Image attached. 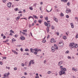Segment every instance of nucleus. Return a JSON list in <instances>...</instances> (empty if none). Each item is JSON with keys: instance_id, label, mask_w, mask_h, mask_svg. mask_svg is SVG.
Returning a JSON list of instances; mask_svg holds the SVG:
<instances>
[{"instance_id": "nucleus-1", "label": "nucleus", "mask_w": 78, "mask_h": 78, "mask_svg": "<svg viewBox=\"0 0 78 78\" xmlns=\"http://www.w3.org/2000/svg\"><path fill=\"white\" fill-rule=\"evenodd\" d=\"M60 69H61V71L59 72V75L61 76L62 75L64 74H66V71H67V69H66L65 68H63V66H60Z\"/></svg>"}, {"instance_id": "nucleus-2", "label": "nucleus", "mask_w": 78, "mask_h": 78, "mask_svg": "<svg viewBox=\"0 0 78 78\" xmlns=\"http://www.w3.org/2000/svg\"><path fill=\"white\" fill-rule=\"evenodd\" d=\"M69 46L70 47H72V48H77L78 47V44H76V45L75 44V43H71L69 44Z\"/></svg>"}, {"instance_id": "nucleus-3", "label": "nucleus", "mask_w": 78, "mask_h": 78, "mask_svg": "<svg viewBox=\"0 0 78 78\" xmlns=\"http://www.w3.org/2000/svg\"><path fill=\"white\" fill-rule=\"evenodd\" d=\"M44 23L45 26H47L48 28L50 27V23H48L45 22H44Z\"/></svg>"}, {"instance_id": "nucleus-4", "label": "nucleus", "mask_w": 78, "mask_h": 78, "mask_svg": "<svg viewBox=\"0 0 78 78\" xmlns=\"http://www.w3.org/2000/svg\"><path fill=\"white\" fill-rule=\"evenodd\" d=\"M66 13H69V12H71V10L69 9H67L66 10Z\"/></svg>"}, {"instance_id": "nucleus-5", "label": "nucleus", "mask_w": 78, "mask_h": 78, "mask_svg": "<svg viewBox=\"0 0 78 78\" xmlns=\"http://www.w3.org/2000/svg\"><path fill=\"white\" fill-rule=\"evenodd\" d=\"M7 6L9 8H11V3L10 2H9L7 4Z\"/></svg>"}, {"instance_id": "nucleus-6", "label": "nucleus", "mask_w": 78, "mask_h": 78, "mask_svg": "<svg viewBox=\"0 0 78 78\" xmlns=\"http://www.w3.org/2000/svg\"><path fill=\"white\" fill-rule=\"evenodd\" d=\"M51 49L52 50V51H55V47H54L53 46H52L51 48Z\"/></svg>"}, {"instance_id": "nucleus-7", "label": "nucleus", "mask_w": 78, "mask_h": 78, "mask_svg": "<svg viewBox=\"0 0 78 78\" xmlns=\"http://www.w3.org/2000/svg\"><path fill=\"white\" fill-rule=\"evenodd\" d=\"M63 63V62H62V61H60L58 62V65L59 66H61V64H62Z\"/></svg>"}, {"instance_id": "nucleus-8", "label": "nucleus", "mask_w": 78, "mask_h": 78, "mask_svg": "<svg viewBox=\"0 0 78 78\" xmlns=\"http://www.w3.org/2000/svg\"><path fill=\"white\" fill-rule=\"evenodd\" d=\"M54 19L55 21L56 22H58V19L57 18H56L54 16Z\"/></svg>"}, {"instance_id": "nucleus-9", "label": "nucleus", "mask_w": 78, "mask_h": 78, "mask_svg": "<svg viewBox=\"0 0 78 78\" xmlns=\"http://www.w3.org/2000/svg\"><path fill=\"white\" fill-rule=\"evenodd\" d=\"M20 39H21V40H24V39H25V37H24L21 36V37H20Z\"/></svg>"}, {"instance_id": "nucleus-10", "label": "nucleus", "mask_w": 78, "mask_h": 78, "mask_svg": "<svg viewBox=\"0 0 78 78\" xmlns=\"http://www.w3.org/2000/svg\"><path fill=\"white\" fill-rule=\"evenodd\" d=\"M72 70H73V71L74 70L75 72H76L77 71V69H76L74 68H72Z\"/></svg>"}, {"instance_id": "nucleus-11", "label": "nucleus", "mask_w": 78, "mask_h": 78, "mask_svg": "<svg viewBox=\"0 0 78 78\" xmlns=\"http://www.w3.org/2000/svg\"><path fill=\"white\" fill-rule=\"evenodd\" d=\"M34 51H37V52H38V51H39V49L36 48L34 49Z\"/></svg>"}, {"instance_id": "nucleus-12", "label": "nucleus", "mask_w": 78, "mask_h": 78, "mask_svg": "<svg viewBox=\"0 0 78 78\" xmlns=\"http://www.w3.org/2000/svg\"><path fill=\"white\" fill-rule=\"evenodd\" d=\"M70 25L71 26L72 28H74V25H73V24L72 23H70Z\"/></svg>"}, {"instance_id": "nucleus-13", "label": "nucleus", "mask_w": 78, "mask_h": 78, "mask_svg": "<svg viewBox=\"0 0 78 78\" xmlns=\"http://www.w3.org/2000/svg\"><path fill=\"white\" fill-rule=\"evenodd\" d=\"M54 41V38H52L51 39V42L52 43H53Z\"/></svg>"}, {"instance_id": "nucleus-14", "label": "nucleus", "mask_w": 78, "mask_h": 78, "mask_svg": "<svg viewBox=\"0 0 78 78\" xmlns=\"http://www.w3.org/2000/svg\"><path fill=\"white\" fill-rule=\"evenodd\" d=\"M30 50L31 53H33V52L34 51V50H33V49L31 48L30 49Z\"/></svg>"}, {"instance_id": "nucleus-15", "label": "nucleus", "mask_w": 78, "mask_h": 78, "mask_svg": "<svg viewBox=\"0 0 78 78\" xmlns=\"http://www.w3.org/2000/svg\"><path fill=\"white\" fill-rule=\"evenodd\" d=\"M20 17L19 16H18L17 17H16V20H18L19 19H20Z\"/></svg>"}, {"instance_id": "nucleus-16", "label": "nucleus", "mask_w": 78, "mask_h": 78, "mask_svg": "<svg viewBox=\"0 0 78 78\" xmlns=\"http://www.w3.org/2000/svg\"><path fill=\"white\" fill-rule=\"evenodd\" d=\"M33 61V60H31L30 61V62L29 63V66H31V62H32Z\"/></svg>"}, {"instance_id": "nucleus-17", "label": "nucleus", "mask_w": 78, "mask_h": 78, "mask_svg": "<svg viewBox=\"0 0 78 78\" xmlns=\"http://www.w3.org/2000/svg\"><path fill=\"white\" fill-rule=\"evenodd\" d=\"M25 51H29V49H28V48H26L25 49Z\"/></svg>"}, {"instance_id": "nucleus-18", "label": "nucleus", "mask_w": 78, "mask_h": 78, "mask_svg": "<svg viewBox=\"0 0 78 78\" xmlns=\"http://www.w3.org/2000/svg\"><path fill=\"white\" fill-rule=\"evenodd\" d=\"M45 19L46 20H48V18L47 16H46L45 18Z\"/></svg>"}, {"instance_id": "nucleus-19", "label": "nucleus", "mask_w": 78, "mask_h": 78, "mask_svg": "<svg viewBox=\"0 0 78 78\" xmlns=\"http://www.w3.org/2000/svg\"><path fill=\"white\" fill-rule=\"evenodd\" d=\"M60 15L61 17H63L64 16V14L62 12L61 13Z\"/></svg>"}, {"instance_id": "nucleus-20", "label": "nucleus", "mask_w": 78, "mask_h": 78, "mask_svg": "<svg viewBox=\"0 0 78 78\" xmlns=\"http://www.w3.org/2000/svg\"><path fill=\"white\" fill-rule=\"evenodd\" d=\"M34 54L36 55H37V52H36V51L34 52Z\"/></svg>"}, {"instance_id": "nucleus-21", "label": "nucleus", "mask_w": 78, "mask_h": 78, "mask_svg": "<svg viewBox=\"0 0 78 78\" xmlns=\"http://www.w3.org/2000/svg\"><path fill=\"white\" fill-rule=\"evenodd\" d=\"M29 55V54L28 53H25L24 54V55Z\"/></svg>"}, {"instance_id": "nucleus-22", "label": "nucleus", "mask_w": 78, "mask_h": 78, "mask_svg": "<svg viewBox=\"0 0 78 78\" xmlns=\"http://www.w3.org/2000/svg\"><path fill=\"white\" fill-rule=\"evenodd\" d=\"M46 42V40H44L42 41V42H43V43H45Z\"/></svg>"}, {"instance_id": "nucleus-23", "label": "nucleus", "mask_w": 78, "mask_h": 78, "mask_svg": "<svg viewBox=\"0 0 78 78\" xmlns=\"http://www.w3.org/2000/svg\"><path fill=\"white\" fill-rule=\"evenodd\" d=\"M63 39H66V36H63Z\"/></svg>"}, {"instance_id": "nucleus-24", "label": "nucleus", "mask_w": 78, "mask_h": 78, "mask_svg": "<svg viewBox=\"0 0 78 78\" xmlns=\"http://www.w3.org/2000/svg\"><path fill=\"white\" fill-rule=\"evenodd\" d=\"M29 9H30V10H33V8H32L31 7H29Z\"/></svg>"}, {"instance_id": "nucleus-25", "label": "nucleus", "mask_w": 78, "mask_h": 78, "mask_svg": "<svg viewBox=\"0 0 78 78\" xmlns=\"http://www.w3.org/2000/svg\"><path fill=\"white\" fill-rule=\"evenodd\" d=\"M23 32H27V30H23Z\"/></svg>"}, {"instance_id": "nucleus-26", "label": "nucleus", "mask_w": 78, "mask_h": 78, "mask_svg": "<svg viewBox=\"0 0 78 78\" xmlns=\"http://www.w3.org/2000/svg\"><path fill=\"white\" fill-rule=\"evenodd\" d=\"M47 31V32H49V28H48V27L47 28H46Z\"/></svg>"}, {"instance_id": "nucleus-27", "label": "nucleus", "mask_w": 78, "mask_h": 78, "mask_svg": "<svg viewBox=\"0 0 78 78\" xmlns=\"http://www.w3.org/2000/svg\"><path fill=\"white\" fill-rule=\"evenodd\" d=\"M20 50L21 51H23V50L22 48H20Z\"/></svg>"}, {"instance_id": "nucleus-28", "label": "nucleus", "mask_w": 78, "mask_h": 78, "mask_svg": "<svg viewBox=\"0 0 78 78\" xmlns=\"http://www.w3.org/2000/svg\"><path fill=\"white\" fill-rule=\"evenodd\" d=\"M12 41H16V39H14V38H13L12 39Z\"/></svg>"}, {"instance_id": "nucleus-29", "label": "nucleus", "mask_w": 78, "mask_h": 78, "mask_svg": "<svg viewBox=\"0 0 78 78\" xmlns=\"http://www.w3.org/2000/svg\"><path fill=\"white\" fill-rule=\"evenodd\" d=\"M38 22L39 23H42V21H41V20H39Z\"/></svg>"}, {"instance_id": "nucleus-30", "label": "nucleus", "mask_w": 78, "mask_h": 78, "mask_svg": "<svg viewBox=\"0 0 78 78\" xmlns=\"http://www.w3.org/2000/svg\"><path fill=\"white\" fill-rule=\"evenodd\" d=\"M10 33H14V31H13L12 30H11L10 31Z\"/></svg>"}, {"instance_id": "nucleus-31", "label": "nucleus", "mask_w": 78, "mask_h": 78, "mask_svg": "<svg viewBox=\"0 0 78 78\" xmlns=\"http://www.w3.org/2000/svg\"><path fill=\"white\" fill-rule=\"evenodd\" d=\"M67 5L68 6H70V2H68L67 3Z\"/></svg>"}, {"instance_id": "nucleus-32", "label": "nucleus", "mask_w": 78, "mask_h": 78, "mask_svg": "<svg viewBox=\"0 0 78 78\" xmlns=\"http://www.w3.org/2000/svg\"><path fill=\"white\" fill-rule=\"evenodd\" d=\"M48 74H50L51 73V71H49L47 72Z\"/></svg>"}, {"instance_id": "nucleus-33", "label": "nucleus", "mask_w": 78, "mask_h": 78, "mask_svg": "<svg viewBox=\"0 0 78 78\" xmlns=\"http://www.w3.org/2000/svg\"><path fill=\"white\" fill-rule=\"evenodd\" d=\"M21 66H23V67H24V66H25V64L23 63H22Z\"/></svg>"}, {"instance_id": "nucleus-34", "label": "nucleus", "mask_w": 78, "mask_h": 78, "mask_svg": "<svg viewBox=\"0 0 78 78\" xmlns=\"http://www.w3.org/2000/svg\"><path fill=\"white\" fill-rule=\"evenodd\" d=\"M52 29H55V26H52L51 27Z\"/></svg>"}, {"instance_id": "nucleus-35", "label": "nucleus", "mask_w": 78, "mask_h": 78, "mask_svg": "<svg viewBox=\"0 0 78 78\" xmlns=\"http://www.w3.org/2000/svg\"><path fill=\"white\" fill-rule=\"evenodd\" d=\"M36 5H37V3L34 4V6H35V7H36Z\"/></svg>"}, {"instance_id": "nucleus-36", "label": "nucleus", "mask_w": 78, "mask_h": 78, "mask_svg": "<svg viewBox=\"0 0 78 78\" xmlns=\"http://www.w3.org/2000/svg\"><path fill=\"white\" fill-rule=\"evenodd\" d=\"M6 69H8V70H9V67H8L7 66L6 67Z\"/></svg>"}, {"instance_id": "nucleus-37", "label": "nucleus", "mask_w": 78, "mask_h": 78, "mask_svg": "<svg viewBox=\"0 0 78 78\" xmlns=\"http://www.w3.org/2000/svg\"><path fill=\"white\" fill-rule=\"evenodd\" d=\"M63 2H66V3L67 2V0H63Z\"/></svg>"}, {"instance_id": "nucleus-38", "label": "nucleus", "mask_w": 78, "mask_h": 78, "mask_svg": "<svg viewBox=\"0 0 78 78\" xmlns=\"http://www.w3.org/2000/svg\"><path fill=\"white\" fill-rule=\"evenodd\" d=\"M56 34H57L58 36H59V32H58L56 33Z\"/></svg>"}, {"instance_id": "nucleus-39", "label": "nucleus", "mask_w": 78, "mask_h": 78, "mask_svg": "<svg viewBox=\"0 0 78 78\" xmlns=\"http://www.w3.org/2000/svg\"><path fill=\"white\" fill-rule=\"evenodd\" d=\"M6 0H3V2H4V3H5V2H6Z\"/></svg>"}, {"instance_id": "nucleus-40", "label": "nucleus", "mask_w": 78, "mask_h": 78, "mask_svg": "<svg viewBox=\"0 0 78 78\" xmlns=\"http://www.w3.org/2000/svg\"><path fill=\"white\" fill-rule=\"evenodd\" d=\"M66 18H69V15H67L66 16Z\"/></svg>"}, {"instance_id": "nucleus-41", "label": "nucleus", "mask_w": 78, "mask_h": 78, "mask_svg": "<svg viewBox=\"0 0 78 78\" xmlns=\"http://www.w3.org/2000/svg\"><path fill=\"white\" fill-rule=\"evenodd\" d=\"M18 10H19V9H18V8H16V11H18Z\"/></svg>"}, {"instance_id": "nucleus-42", "label": "nucleus", "mask_w": 78, "mask_h": 78, "mask_svg": "<svg viewBox=\"0 0 78 78\" xmlns=\"http://www.w3.org/2000/svg\"><path fill=\"white\" fill-rule=\"evenodd\" d=\"M17 67H15L14 68V70H17Z\"/></svg>"}, {"instance_id": "nucleus-43", "label": "nucleus", "mask_w": 78, "mask_h": 78, "mask_svg": "<svg viewBox=\"0 0 78 78\" xmlns=\"http://www.w3.org/2000/svg\"><path fill=\"white\" fill-rule=\"evenodd\" d=\"M78 34H77L76 36V38H78Z\"/></svg>"}, {"instance_id": "nucleus-44", "label": "nucleus", "mask_w": 78, "mask_h": 78, "mask_svg": "<svg viewBox=\"0 0 78 78\" xmlns=\"http://www.w3.org/2000/svg\"><path fill=\"white\" fill-rule=\"evenodd\" d=\"M55 49L56 50H58V46H56L55 47Z\"/></svg>"}, {"instance_id": "nucleus-45", "label": "nucleus", "mask_w": 78, "mask_h": 78, "mask_svg": "<svg viewBox=\"0 0 78 78\" xmlns=\"http://www.w3.org/2000/svg\"><path fill=\"white\" fill-rule=\"evenodd\" d=\"M31 18V16H29L28 18V19L30 20Z\"/></svg>"}, {"instance_id": "nucleus-46", "label": "nucleus", "mask_w": 78, "mask_h": 78, "mask_svg": "<svg viewBox=\"0 0 78 78\" xmlns=\"http://www.w3.org/2000/svg\"><path fill=\"white\" fill-rule=\"evenodd\" d=\"M31 18V16H29L28 18V19L30 20Z\"/></svg>"}, {"instance_id": "nucleus-47", "label": "nucleus", "mask_w": 78, "mask_h": 78, "mask_svg": "<svg viewBox=\"0 0 78 78\" xmlns=\"http://www.w3.org/2000/svg\"><path fill=\"white\" fill-rule=\"evenodd\" d=\"M3 58L4 59H6V57H3Z\"/></svg>"}, {"instance_id": "nucleus-48", "label": "nucleus", "mask_w": 78, "mask_h": 78, "mask_svg": "<svg viewBox=\"0 0 78 78\" xmlns=\"http://www.w3.org/2000/svg\"><path fill=\"white\" fill-rule=\"evenodd\" d=\"M40 19H42V18H43V16L41 15L40 17Z\"/></svg>"}, {"instance_id": "nucleus-49", "label": "nucleus", "mask_w": 78, "mask_h": 78, "mask_svg": "<svg viewBox=\"0 0 78 78\" xmlns=\"http://www.w3.org/2000/svg\"><path fill=\"white\" fill-rule=\"evenodd\" d=\"M34 18L35 19H38V18H37V17L36 16H35Z\"/></svg>"}, {"instance_id": "nucleus-50", "label": "nucleus", "mask_w": 78, "mask_h": 78, "mask_svg": "<svg viewBox=\"0 0 78 78\" xmlns=\"http://www.w3.org/2000/svg\"><path fill=\"white\" fill-rule=\"evenodd\" d=\"M14 36L15 37H17V35H15Z\"/></svg>"}, {"instance_id": "nucleus-51", "label": "nucleus", "mask_w": 78, "mask_h": 78, "mask_svg": "<svg viewBox=\"0 0 78 78\" xmlns=\"http://www.w3.org/2000/svg\"><path fill=\"white\" fill-rule=\"evenodd\" d=\"M0 64H1V65H2V64H3V63H2V62H1L0 61Z\"/></svg>"}, {"instance_id": "nucleus-52", "label": "nucleus", "mask_w": 78, "mask_h": 78, "mask_svg": "<svg viewBox=\"0 0 78 78\" xmlns=\"http://www.w3.org/2000/svg\"><path fill=\"white\" fill-rule=\"evenodd\" d=\"M32 64H34V62H33V61L32 62Z\"/></svg>"}, {"instance_id": "nucleus-53", "label": "nucleus", "mask_w": 78, "mask_h": 78, "mask_svg": "<svg viewBox=\"0 0 78 78\" xmlns=\"http://www.w3.org/2000/svg\"><path fill=\"white\" fill-rule=\"evenodd\" d=\"M68 59H71V57L69 56L68 57Z\"/></svg>"}, {"instance_id": "nucleus-54", "label": "nucleus", "mask_w": 78, "mask_h": 78, "mask_svg": "<svg viewBox=\"0 0 78 78\" xmlns=\"http://www.w3.org/2000/svg\"><path fill=\"white\" fill-rule=\"evenodd\" d=\"M41 7H42L41 6V7H40L39 8V9H40L41 11L42 10V8H41Z\"/></svg>"}, {"instance_id": "nucleus-55", "label": "nucleus", "mask_w": 78, "mask_h": 78, "mask_svg": "<svg viewBox=\"0 0 78 78\" xmlns=\"http://www.w3.org/2000/svg\"><path fill=\"white\" fill-rule=\"evenodd\" d=\"M24 75H27V73L26 72L24 73Z\"/></svg>"}, {"instance_id": "nucleus-56", "label": "nucleus", "mask_w": 78, "mask_h": 78, "mask_svg": "<svg viewBox=\"0 0 78 78\" xmlns=\"http://www.w3.org/2000/svg\"><path fill=\"white\" fill-rule=\"evenodd\" d=\"M21 46V45H17V46H18V47H20Z\"/></svg>"}, {"instance_id": "nucleus-57", "label": "nucleus", "mask_w": 78, "mask_h": 78, "mask_svg": "<svg viewBox=\"0 0 78 78\" xmlns=\"http://www.w3.org/2000/svg\"><path fill=\"white\" fill-rule=\"evenodd\" d=\"M66 53H69V51H67L66 52Z\"/></svg>"}, {"instance_id": "nucleus-58", "label": "nucleus", "mask_w": 78, "mask_h": 78, "mask_svg": "<svg viewBox=\"0 0 78 78\" xmlns=\"http://www.w3.org/2000/svg\"><path fill=\"white\" fill-rule=\"evenodd\" d=\"M5 38H6V36H4L3 37V38L5 39Z\"/></svg>"}, {"instance_id": "nucleus-59", "label": "nucleus", "mask_w": 78, "mask_h": 78, "mask_svg": "<svg viewBox=\"0 0 78 78\" xmlns=\"http://www.w3.org/2000/svg\"><path fill=\"white\" fill-rule=\"evenodd\" d=\"M22 34H25V32H22Z\"/></svg>"}, {"instance_id": "nucleus-60", "label": "nucleus", "mask_w": 78, "mask_h": 78, "mask_svg": "<svg viewBox=\"0 0 78 78\" xmlns=\"http://www.w3.org/2000/svg\"><path fill=\"white\" fill-rule=\"evenodd\" d=\"M36 22H37L36 20H34V23H36Z\"/></svg>"}, {"instance_id": "nucleus-61", "label": "nucleus", "mask_w": 78, "mask_h": 78, "mask_svg": "<svg viewBox=\"0 0 78 78\" xmlns=\"http://www.w3.org/2000/svg\"><path fill=\"white\" fill-rule=\"evenodd\" d=\"M35 78H39V76H37L35 77Z\"/></svg>"}, {"instance_id": "nucleus-62", "label": "nucleus", "mask_w": 78, "mask_h": 78, "mask_svg": "<svg viewBox=\"0 0 78 78\" xmlns=\"http://www.w3.org/2000/svg\"><path fill=\"white\" fill-rule=\"evenodd\" d=\"M9 35H10V36H12V34L11 33L9 34Z\"/></svg>"}, {"instance_id": "nucleus-63", "label": "nucleus", "mask_w": 78, "mask_h": 78, "mask_svg": "<svg viewBox=\"0 0 78 78\" xmlns=\"http://www.w3.org/2000/svg\"><path fill=\"white\" fill-rule=\"evenodd\" d=\"M23 11L24 12H25V9H24L23 10Z\"/></svg>"}, {"instance_id": "nucleus-64", "label": "nucleus", "mask_w": 78, "mask_h": 78, "mask_svg": "<svg viewBox=\"0 0 78 78\" xmlns=\"http://www.w3.org/2000/svg\"><path fill=\"white\" fill-rule=\"evenodd\" d=\"M44 63H46V60H44Z\"/></svg>"}]
</instances>
